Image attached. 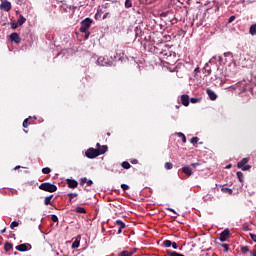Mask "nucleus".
<instances>
[{
    "mask_svg": "<svg viewBox=\"0 0 256 256\" xmlns=\"http://www.w3.org/2000/svg\"><path fill=\"white\" fill-rule=\"evenodd\" d=\"M231 237V231L225 229L220 233L219 239L222 243H225Z\"/></svg>",
    "mask_w": 256,
    "mask_h": 256,
    "instance_id": "7",
    "label": "nucleus"
},
{
    "mask_svg": "<svg viewBox=\"0 0 256 256\" xmlns=\"http://www.w3.org/2000/svg\"><path fill=\"white\" fill-rule=\"evenodd\" d=\"M234 20H235V16H230L228 19V22L233 23Z\"/></svg>",
    "mask_w": 256,
    "mask_h": 256,
    "instance_id": "47",
    "label": "nucleus"
},
{
    "mask_svg": "<svg viewBox=\"0 0 256 256\" xmlns=\"http://www.w3.org/2000/svg\"><path fill=\"white\" fill-rule=\"evenodd\" d=\"M169 15V12H162L160 13V17H167Z\"/></svg>",
    "mask_w": 256,
    "mask_h": 256,
    "instance_id": "46",
    "label": "nucleus"
},
{
    "mask_svg": "<svg viewBox=\"0 0 256 256\" xmlns=\"http://www.w3.org/2000/svg\"><path fill=\"white\" fill-rule=\"evenodd\" d=\"M209 75H211V70L208 71Z\"/></svg>",
    "mask_w": 256,
    "mask_h": 256,
    "instance_id": "62",
    "label": "nucleus"
},
{
    "mask_svg": "<svg viewBox=\"0 0 256 256\" xmlns=\"http://www.w3.org/2000/svg\"><path fill=\"white\" fill-rule=\"evenodd\" d=\"M167 255L168 256H185L179 252H176V251H167Z\"/></svg>",
    "mask_w": 256,
    "mask_h": 256,
    "instance_id": "23",
    "label": "nucleus"
},
{
    "mask_svg": "<svg viewBox=\"0 0 256 256\" xmlns=\"http://www.w3.org/2000/svg\"><path fill=\"white\" fill-rule=\"evenodd\" d=\"M236 175H237V178H238V180L240 181V183H243V181H245V175L243 174V172L238 171V172L236 173Z\"/></svg>",
    "mask_w": 256,
    "mask_h": 256,
    "instance_id": "17",
    "label": "nucleus"
},
{
    "mask_svg": "<svg viewBox=\"0 0 256 256\" xmlns=\"http://www.w3.org/2000/svg\"><path fill=\"white\" fill-rule=\"evenodd\" d=\"M97 63H98V65H101L102 67H107V66L113 65V60H109V58L107 56L106 57L100 56L97 59Z\"/></svg>",
    "mask_w": 256,
    "mask_h": 256,
    "instance_id": "5",
    "label": "nucleus"
},
{
    "mask_svg": "<svg viewBox=\"0 0 256 256\" xmlns=\"http://www.w3.org/2000/svg\"><path fill=\"white\" fill-rule=\"evenodd\" d=\"M121 167H123V169H131V164H129L127 161H124L122 162Z\"/></svg>",
    "mask_w": 256,
    "mask_h": 256,
    "instance_id": "29",
    "label": "nucleus"
},
{
    "mask_svg": "<svg viewBox=\"0 0 256 256\" xmlns=\"http://www.w3.org/2000/svg\"><path fill=\"white\" fill-rule=\"evenodd\" d=\"M93 23V19L91 18H86L81 21V27L79 29L80 33H87L89 31L91 25Z\"/></svg>",
    "mask_w": 256,
    "mask_h": 256,
    "instance_id": "2",
    "label": "nucleus"
},
{
    "mask_svg": "<svg viewBox=\"0 0 256 256\" xmlns=\"http://www.w3.org/2000/svg\"><path fill=\"white\" fill-rule=\"evenodd\" d=\"M115 225H118L120 229H125V227H127V225L125 224V222L121 221V220H116L115 221Z\"/></svg>",
    "mask_w": 256,
    "mask_h": 256,
    "instance_id": "18",
    "label": "nucleus"
},
{
    "mask_svg": "<svg viewBox=\"0 0 256 256\" xmlns=\"http://www.w3.org/2000/svg\"><path fill=\"white\" fill-rule=\"evenodd\" d=\"M76 213H83V214H85V213H87V210H85V208H83V207H76Z\"/></svg>",
    "mask_w": 256,
    "mask_h": 256,
    "instance_id": "31",
    "label": "nucleus"
},
{
    "mask_svg": "<svg viewBox=\"0 0 256 256\" xmlns=\"http://www.w3.org/2000/svg\"><path fill=\"white\" fill-rule=\"evenodd\" d=\"M85 183H87V179L86 178H81L80 180V185H85Z\"/></svg>",
    "mask_w": 256,
    "mask_h": 256,
    "instance_id": "42",
    "label": "nucleus"
},
{
    "mask_svg": "<svg viewBox=\"0 0 256 256\" xmlns=\"http://www.w3.org/2000/svg\"><path fill=\"white\" fill-rule=\"evenodd\" d=\"M5 231H7L6 228H4L3 230H1V233H5Z\"/></svg>",
    "mask_w": 256,
    "mask_h": 256,
    "instance_id": "59",
    "label": "nucleus"
},
{
    "mask_svg": "<svg viewBox=\"0 0 256 256\" xmlns=\"http://www.w3.org/2000/svg\"><path fill=\"white\" fill-rule=\"evenodd\" d=\"M119 256H133V252L124 250V251L120 252Z\"/></svg>",
    "mask_w": 256,
    "mask_h": 256,
    "instance_id": "27",
    "label": "nucleus"
},
{
    "mask_svg": "<svg viewBox=\"0 0 256 256\" xmlns=\"http://www.w3.org/2000/svg\"><path fill=\"white\" fill-rule=\"evenodd\" d=\"M206 93L209 97V99H211V101H215L217 99V94H215V92L211 89H207Z\"/></svg>",
    "mask_w": 256,
    "mask_h": 256,
    "instance_id": "15",
    "label": "nucleus"
},
{
    "mask_svg": "<svg viewBox=\"0 0 256 256\" xmlns=\"http://www.w3.org/2000/svg\"><path fill=\"white\" fill-rule=\"evenodd\" d=\"M133 7V1L132 0H126L125 1V8L126 9H131Z\"/></svg>",
    "mask_w": 256,
    "mask_h": 256,
    "instance_id": "25",
    "label": "nucleus"
},
{
    "mask_svg": "<svg viewBox=\"0 0 256 256\" xmlns=\"http://www.w3.org/2000/svg\"><path fill=\"white\" fill-rule=\"evenodd\" d=\"M190 103H193V104L199 103V98H191Z\"/></svg>",
    "mask_w": 256,
    "mask_h": 256,
    "instance_id": "41",
    "label": "nucleus"
},
{
    "mask_svg": "<svg viewBox=\"0 0 256 256\" xmlns=\"http://www.w3.org/2000/svg\"><path fill=\"white\" fill-rule=\"evenodd\" d=\"M23 127L25 129H27V127H29L31 125V122H29V118H26L24 121H23Z\"/></svg>",
    "mask_w": 256,
    "mask_h": 256,
    "instance_id": "30",
    "label": "nucleus"
},
{
    "mask_svg": "<svg viewBox=\"0 0 256 256\" xmlns=\"http://www.w3.org/2000/svg\"><path fill=\"white\" fill-rule=\"evenodd\" d=\"M96 149H101V144L100 143L96 144Z\"/></svg>",
    "mask_w": 256,
    "mask_h": 256,
    "instance_id": "54",
    "label": "nucleus"
},
{
    "mask_svg": "<svg viewBox=\"0 0 256 256\" xmlns=\"http://www.w3.org/2000/svg\"><path fill=\"white\" fill-rule=\"evenodd\" d=\"M81 241H79V238H77L73 243H72V249H79Z\"/></svg>",
    "mask_w": 256,
    "mask_h": 256,
    "instance_id": "21",
    "label": "nucleus"
},
{
    "mask_svg": "<svg viewBox=\"0 0 256 256\" xmlns=\"http://www.w3.org/2000/svg\"><path fill=\"white\" fill-rule=\"evenodd\" d=\"M132 164H133V165H137V160H133V161H132Z\"/></svg>",
    "mask_w": 256,
    "mask_h": 256,
    "instance_id": "56",
    "label": "nucleus"
},
{
    "mask_svg": "<svg viewBox=\"0 0 256 256\" xmlns=\"http://www.w3.org/2000/svg\"><path fill=\"white\" fill-rule=\"evenodd\" d=\"M164 167H165V169H167L169 171V170L173 169V163L166 162Z\"/></svg>",
    "mask_w": 256,
    "mask_h": 256,
    "instance_id": "33",
    "label": "nucleus"
},
{
    "mask_svg": "<svg viewBox=\"0 0 256 256\" xmlns=\"http://www.w3.org/2000/svg\"><path fill=\"white\" fill-rule=\"evenodd\" d=\"M68 197H69V199L71 201L72 199H75V197H77V193H69Z\"/></svg>",
    "mask_w": 256,
    "mask_h": 256,
    "instance_id": "39",
    "label": "nucleus"
},
{
    "mask_svg": "<svg viewBox=\"0 0 256 256\" xmlns=\"http://www.w3.org/2000/svg\"><path fill=\"white\" fill-rule=\"evenodd\" d=\"M15 227H19V222L13 221V222L10 224V229H15Z\"/></svg>",
    "mask_w": 256,
    "mask_h": 256,
    "instance_id": "36",
    "label": "nucleus"
},
{
    "mask_svg": "<svg viewBox=\"0 0 256 256\" xmlns=\"http://www.w3.org/2000/svg\"><path fill=\"white\" fill-rule=\"evenodd\" d=\"M0 9L2 11H11V2L7 0H1Z\"/></svg>",
    "mask_w": 256,
    "mask_h": 256,
    "instance_id": "8",
    "label": "nucleus"
},
{
    "mask_svg": "<svg viewBox=\"0 0 256 256\" xmlns=\"http://www.w3.org/2000/svg\"><path fill=\"white\" fill-rule=\"evenodd\" d=\"M145 3H146V5L151 4V2H149V0H145Z\"/></svg>",
    "mask_w": 256,
    "mask_h": 256,
    "instance_id": "57",
    "label": "nucleus"
},
{
    "mask_svg": "<svg viewBox=\"0 0 256 256\" xmlns=\"http://www.w3.org/2000/svg\"><path fill=\"white\" fill-rule=\"evenodd\" d=\"M176 109H179V106H176Z\"/></svg>",
    "mask_w": 256,
    "mask_h": 256,
    "instance_id": "63",
    "label": "nucleus"
},
{
    "mask_svg": "<svg viewBox=\"0 0 256 256\" xmlns=\"http://www.w3.org/2000/svg\"><path fill=\"white\" fill-rule=\"evenodd\" d=\"M25 21H27V19L25 17H23V15H20L19 19H18V25H23L25 23Z\"/></svg>",
    "mask_w": 256,
    "mask_h": 256,
    "instance_id": "28",
    "label": "nucleus"
},
{
    "mask_svg": "<svg viewBox=\"0 0 256 256\" xmlns=\"http://www.w3.org/2000/svg\"><path fill=\"white\" fill-rule=\"evenodd\" d=\"M121 55L123 54L121 53V50H119V46H116L109 52V57L112 62L117 61V59H121Z\"/></svg>",
    "mask_w": 256,
    "mask_h": 256,
    "instance_id": "3",
    "label": "nucleus"
},
{
    "mask_svg": "<svg viewBox=\"0 0 256 256\" xmlns=\"http://www.w3.org/2000/svg\"><path fill=\"white\" fill-rule=\"evenodd\" d=\"M85 155L88 159H95L96 157H99V150L95 148H89L86 152Z\"/></svg>",
    "mask_w": 256,
    "mask_h": 256,
    "instance_id": "6",
    "label": "nucleus"
},
{
    "mask_svg": "<svg viewBox=\"0 0 256 256\" xmlns=\"http://www.w3.org/2000/svg\"><path fill=\"white\" fill-rule=\"evenodd\" d=\"M250 255H251V256H256V250L250 251Z\"/></svg>",
    "mask_w": 256,
    "mask_h": 256,
    "instance_id": "51",
    "label": "nucleus"
},
{
    "mask_svg": "<svg viewBox=\"0 0 256 256\" xmlns=\"http://www.w3.org/2000/svg\"><path fill=\"white\" fill-rule=\"evenodd\" d=\"M17 27H19V23H13L12 24V29H17Z\"/></svg>",
    "mask_w": 256,
    "mask_h": 256,
    "instance_id": "48",
    "label": "nucleus"
},
{
    "mask_svg": "<svg viewBox=\"0 0 256 256\" xmlns=\"http://www.w3.org/2000/svg\"><path fill=\"white\" fill-rule=\"evenodd\" d=\"M167 210L170 211L171 213H177L173 208H167Z\"/></svg>",
    "mask_w": 256,
    "mask_h": 256,
    "instance_id": "50",
    "label": "nucleus"
},
{
    "mask_svg": "<svg viewBox=\"0 0 256 256\" xmlns=\"http://www.w3.org/2000/svg\"><path fill=\"white\" fill-rule=\"evenodd\" d=\"M247 163H249V158H243L237 163L238 169H241L242 171H249L251 169V165Z\"/></svg>",
    "mask_w": 256,
    "mask_h": 256,
    "instance_id": "4",
    "label": "nucleus"
},
{
    "mask_svg": "<svg viewBox=\"0 0 256 256\" xmlns=\"http://www.w3.org/2000/svg\"><path fill=\"white\" fill-rule=\"evenodd\" d=\"M66 181L69 189H76V187H78L79 185V182H77V180L74 179H67Z\"/></svg>",
    "mask_w": 256,
    "mask_h": 256,
    "instance_id": "11",
    "label": "nucleus"
},
{
    "mask_svg": "<svg viewBox=\"0 0 256 256\" xmlns=\"http://www.w3.org/2000/svg\"><path fill=\"white\" fill-rule=\"evenodd\" d=\"M20 168H21V166H16V167H15V169H20Z\"/></svg>",
    "mask_w": 256,
    "mask_h": 256,
    "instance_id": "60",
    "label": "nucleus"
},
{
    "mask_svg": "<svg viewBox=\"0 0 256 256\" xmlns=\"http://www.w3.org/2000/svg\"><path fill=\"white\" fill-rule=\"evenodd\" d=\"M121 233H123V228L118 229V235H121Z\"/></svg>",
    "mask_w": 256,
    "mask_h": 256,
    "instance_id": "52",
    "label": "nucleus"
},
{
    "mask_svg": "<svg viewBox=\"0 0 256 256\" xmlns=\"http://www.w3.org/2000/svg\"><path fill=\"white\" fill-rule=\"evenodd\" d=\"M109 149V147H107V145H103L100 147V149L98 150L99 155H105V153H107V150Z\"/></svg>",
    "mask_w": 256,
    "mask_h": 256,
    "instance_id": "16",
    "label": "nucleus"
},
{
    "mask_svg": "<svg viewBox=\"0 0 256 256\" xmlns=\"http://www.w3.org/2000/svg\"><path fill=\"white\" fill-rule=\"evenodd\" d=\"M86 184L88 187H91L93 185V180H87Z\"/></svg>",
    "mask_w": 256,
    "mask_h": 256,
    "instance_id": "44",
    "label": "nucleus"
},
{
    "mask_svg": "<svg viewBox=\"0 0 256 256\" xmlns=\"http://www.w3.org/2000/svg\"><path fill=\"white\" fill-rule=\"evenodd\" d=\"M241 253H249V246H241Z\"/></svg>",
    "mask_w": 256,
    "mask_h": 256,
    "instance_id": "37",
    "label": "nucleus"
},
{
    "mask_svg": "<svg viewBox=\"0 0 256 256\" xmlns=\"http://www.w3.org/2000/svg\"><path fill=\"white\" fill-rule=\"evenodd\" d=\"M121 189H122L123 191H127V190H129V185H127V184H121Z\"/></svg>",
    "mask_w": 256,
    "mask_h": 256,
    "instance_id": "40",
    "label": "nucleus"
},
{
    "mask_svg": "<svg viewBox=\"0 0 256 256\" xmlns=\"http://www.w3.org/2000/svg\"><path fill=\"white\" fill-rule=\"evenodd\" d=\"M180 100L182 105H184V107H189V95L187 94L181 95Z\"/></svg>",
    "mask_w": 256,
    "mask_h": 256,
    "instance_id": "13",
    "label": "nucleus"
},
{
    "mask_svg": "<svg viewBox=\"0 0 256 256\" xmlns=\"http://www.w3.org/2000/svg\"><path fill=\"white\" fill-rule=\"evenodd\" d=\"M107 135H108V137H110V136H111V133L108 132Z\"/></svg>",
    "mask_w": 256,
    "mask_h": 256,
    "instance_id": "61",
    "label": "nucleus"
},
{
    "mask_svg": "<svg viewBox=\"0 0 256 256\" xmlns=\"http://www.w3.org/2000/svg\"><path fill=\"white\" fill-rule=\"evenodd\" d=\"M190 143H192V145L199 143V137H192L190 139Z\"/></svg>",
    "mask_w": 256,
    "mask_h": 256,
    "instance_id": "32",
    "label": "nucleus"
},
{
    "mask_svg": "<svg viewBox=\"0 0 256 256\" xmlns=\"http://www.w3.org/2000/svg\"><path fill=\"white\" fill-rule=\"evenodd\" d=\"M176 135L178 137H181L182 143H187V137H185V134H183L182 132H178V133H176Z\"/></svg>",
    "mask_w": 256,
    "mask_h": 256,
    "instance_id": "24",
    "label": "nucleus"
},
{
    "mask_svg": "<svg viewBox=\"0 0 256 256\" xmlns=\"http://www.w3.org/2000/svg\"><path fill=\"white\" fill-rule=\"evenodd\" d=\"M42 173H43L44 175H49V173H51V168H49V167L43 168V169H42Z\"/></svg>",
    "mask_w": 256,
    "mask_h": 256,
    "instance_id": "34",
    "label": "nucleus"
},
{
    "mask_svg": "<svg viewBox=\"0 0 256 256\" xmlns=\"http://www.w3.org/2000/svg\"><path fill=\"white\" fill-rule=\"evenodd\" d=\"M10 40L19 45L21 43V36L17 32H14L10 35Z\"/></svg>",
    "mask_w": 256,
    "mask_h": 256,
    "instance_id": "10",
    "label": "nucleus"
},
{
    "mask_svg": "<svg viewBox=\"0 0 256 256\" xmlns=\"http://www.w3.org/2000/svg\"><path fill=\"white\" fill-rule=\"evenodd\" d=\"M108 16H109V13H105V14L103 15V19H107Z\"/></svg>",
    "mask_w": 256,
    "mask_h": 256,
    "instance_id": "53",
    "label": "nucleus"
},
{
    "mask_svg": "<svg viewBox=\"0 0 256 256\" xmlns=\"http://www.w3.org/2000/svg\"><path fill=\"white\" fill-rule=\"evenodd\" d=\"M182 173L187 175V177H191V175H193V170H191V167L189 166H184L182 167Z\"/></svg>",
    "mask_w": 256,
    "mask_h": 256,
    "instance_id": "14",
    "label": "nucleus"
},
{
    "mask_svg": "<svg viewBox=\"0 0 256 256\" xmlns=\"http://www.w3.org/2000/svg\"><path fill=\"white\" fill-rule=\"evenodd\" d=\"M226 169H231V164H229L228 166H226Z\"/></svg>",
    "mask_w": 256,
    "mask_h": 256,
    "instance_id": "58",
    "label": "nucleus"
},
{
    "mask_svg": "<svg viewBox=\"0 0 256 256\" xmlns=\"http://www.w3.org/2000/svg\"><path fill=\"white\" fill-rule=\"evenodd\" d=\"M16 251H20L21 253H25V251H31V244H20L16 246Z\"/></svg>",
    "mask_w": 256,
    "mask_h": 256,
    "instance_id": "9",
    "label": "nucleus"
},
{
    "mask_svg": "<svg viewBox=\"0 0 256 256\" xmlns=\"http://www.w3.org/2000/svg\"><path fill=\"white\" fill-rule=\"evenodd\" d=\"M221 191H222V193H228V195H233V190L230 189V188H225V187H223V188L221 189Z\"/></svg>",
    "mask_w": 256,
    "mask_h": 256,
    "instance_id": "26",
    "label": "nucleus"
},
{
    "mask_svg": "<svg viewBox=\"0 0 256 256\" xmlns=\"http://www.w3.org/2000/svg\"><path fill=\"white\" fill-rule=\"evenodd\" d=\"M220 246L224 248L225 253H229V244L223 243L220 244Z\"/></svg>",
    "mask_w": 256,
    "mask_h": 256,
    "instance_id": "35",
    "label": "nucleus"
},
{
    "mask_svg": "<svg viewBox=\"0 0 256 256\" xmlns=\"http://www.w3.org/2000/svg\"><path fill=\"white\" fill-rule=\"evenodd\" d=\"M249 33L250 35H256V23L250 26Z\"/></svg>",
    "mask_w": 256,
    "mask_h": 256,
    "instance_id": "20",
    "label": "nucleus"
},
{
    "mask_svg": "<svg viewBox=\"0 0 256 256\" xmlns=\"http://www.w3.org/2000/svg\"><path fill=\"white\" fill-rule=\"evenodd\" d=\"M199 165H200L199 163H192L191 167H199Z\"/></svg>",
    "mask_w": 256,
    "mask_h": 256,
    "instance_id": "49",
    "label": "nucleus"
},
{
    "mask_svg": "<svg viewBox=\"0 0 256 256\" xmlns=\"http://www.w3.org/2000/svg\"><path fill=\"white\" fill-rule=\"evenodd\" d=\"M53 200V195L47 196L44 199V205H51V201Z\"/></svg>",
    "mask_w": 256,
    "mask_h": 256,
    "instance_id": "19",
    "label": "nucleus"
},
{
    "mask_svg": "<svg viewBox=\"0 0 256 256\" xmlns=\"http://www.w3.org/2000/svg\"><path fill=\"white\" fill-rule=\"evenodd\" d=\"M85 33V39H89V35H91V33L89 32V30H87Z\"/></svg>",
    "mask_w": 256,
    "mask_h": 256,
    "instance_id": "45",
    "label": "nucleus"
},
{
    "mask_svg": "<svg viewBox=\"0 0 256 256\" xmlns=\"http://www.w3.org/2000/svg\"><path fill=\"white\" fill-rule=\"evenodd\" d=\"M136 251H137V249L134 248L132 251H130V253H133V255H134V253H136Z\"/></svg>",
    "mask_w": 256,
    "mask_h": 256,
    "instance_id": "55",
    "label": "nucleus"
},
{
    "mask_svg": "<svg viewBox=\"0 0 256 256\" xmlns=\"http://www.w3.org/2000/svg\"><path fill=\"white\" fill-rule=\"evenodd\" d=\"M11 249H13V244L6 242L4 244V250L7 252V251H11Z\"/></svg>",
    "mask_w": 256,
    "mask_h": 256,
    "instance_id": "22",
    "label": "nucleus"
},
{
    "mask_svg": "<svg viewBox=\"0 0 256 256\" xmlns=\"http://www.w3.org/2000/svg\"><path fill=\"white\" fill-rule=\"evenodd\" d=\"M163 245L166 247V248H169L172 246V249H178V245L176 242H171V240H165L163 242Z\"/></svg>",
    "mask_w": 256,
    "mask_h": 256,
    "instance_id": "12",
    "label": "nucleus"
},
{
    "mask_svg": "<svg viewBox=\"0 0 256 256\" xmlns=\"http://www.w3.org/2000/svg\"><path fill=\"white\" fill-rule=\"evenodd\" d=\"M51 220L53 221V223H57V221H59V218L57 217V215L53 214L51 216Z\"/></svg>",
    "mask_w": 256,
    "mask_h": 256,
    "instance_id": "38",
    "label": "nucleus"
},
{
    "mask_svg": "<svg viewBox=\"0 0 256 256\" xmlns=\"http://www.w3.org/2000/svg\"><path fill=\"white\" fill-rule=\"evenodd\" d=\"M250 238L252 239V241H254V243H256V235L253 233H250Z\"/></svg>",
    "mask_w": 256,
    "mask_h": 256,
    "instance_id": "43",
    "label": "nucleus"
},
{
    "mask_svg": "<svg viewBox=\"0 0 256 256\" xmlns=\"http://www.w3.org/2000/svg\"><path fill=\"white\" fill-rule=\"evenodd\" d=\"M41 191H46L47 193H55L57 191V185L51 184L49 182H44L38 186Z\"/></svg>",
    "mask_w": 256,
    "mask_h": 256,
    "instance_id": "1",
    "label": "nucleus"
}]
</instances>
